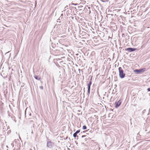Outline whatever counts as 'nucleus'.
<instances>
[{
    "instance_id": "1",
    "label": "nucleus",
    "mask_w": 150,
    "mask_h": 150,
    "mask_svg": "<svg viewBox=\"0 0 150 150\" xmlns=\"http://www.w3.org/2000/svg\"><path fill=\"white\" fill-rule=\"evenodd\" d=\"M146 70L145 68L141 69H136L134 71L137 73V74H139L141 73L142 72L145 71Z\"/></svg>"
},
{
    "instance_id": "2",
    "label": "nucleus",
    "mask_w": 150,
    "mask_h": 150,
    "mask_svg": "<svg viewBox=\"0 0 150 150\" xmlns=\"http://www.w3.org/2000/svg\"><path fill=\"white\" fill-rule=\"evenodd\" d=\"M119 75H125L123 73V70L121 67H120L118 68Z\"/></svg>"
},
{
    "instance_id": "3",
    "label": "nucleus",
    "mask_w": 150,
    "mask_h": 150,
    "mask_svg": "<svg viewBox=\"0 0 150 150\" xmlns=\"http://www.w3.org/2000/svg\"><path fill=\"white\" fill-rule=\"evenodd\" d=\"M136 49L133 48H128L125 49V50L128 51L129 52H131L132 51H134L136 50Z\"/></svg>"
},
{
    "instance_id": "4",
    "label": "nucleus",
    "mask_w": 150,
    "mask_h": 150,
    "mask_svg": "<svg viewBox=\"0 0 150 150\" xmlns=\"http://www.w3.org/2000/svg\"><path fill=\"white\" fill-rule=\"evenodd\" d=\"M53 145V143L51 142H47V146L49 148H51L52 146Z\"/></svg>"
},
{
    "instance_id": "5",
    "label": "nucleus",
    "mask_w": 150,
    "mask_h": 150,
    "mask_svg": "<svg viewBox=\"0 0 150 150\" xmlns=\"http://www.w3.org/2000/svg\"><path fill=\"white\" fill-rule=\"evenodd\" d=\"M92 83V82L91 81H90L88 84V93H90V86L91 85Z\"/></svg>"
},
{
    "instance_id": "6",
    "label": "nucleus",
    "mask_w": 150,
    "mask_h": 150,
    "mask_svg": "<svg viewBox=\"0 0 150 150\" xmlns=\"http://www.w3.org/2000/svg\"><path fill=\"white\" fill-rule=\"evenodd\" d=\"M121 103V102L120 100H119L117 102H116V107H118L119 106Z\"/></svg>"
},
{
    "instance_id": "7",
    "label": "nucleus",
    "mask_w": 150,
    "mask_h": 150,
    "mask_svg": "<svg viewBox=\"0 0 150 150\" xmlns=\"http://www.w3.org/2000/svg\"><path fill=\"white\" fill-rule=\"evenodd\" d=\"M34 77L37 80H40L41 78L40 76H35Z\"/></svg>"
},
{
    "instance_id": "8",
    "label": "nucleus",
    "mask_w": 150,
    "mask_h": 150,
    "mask_svg": "<svg viewBox=\"0 0 150 150\" xmlns=\"http://www.w3.org/2000/svg\"><path fill=\"white\" fill-rule=\"evenodd\" d=\"M83 129H87V127L85 125L83 126Z\"/></svg>"
},
{
    "instance_id": "9",
    "label": "nucleus",
    "mask_w": 150,
    "mask_h": 150,
    "mask_svg": "<svg viewBox=\"0 0 150 150\" xmlns=\"http://www.w3.org/2000/svg\"><path fill=\"white\" fill-rule=\"evenodd\" d=\"M76 136H77V134L75 132L74 134H73V136L74 137H76Z\"/></svg>"
},
{
    "instance_id": "10",
    "label": "nucleus",
    "mask_w": 150,
    "mask_h": 150,
    "mask_svg": "<svg viewBox=\"0 0 150 150\" xmlns=\"http://www.w3.org/2000/svg\"><path fill=\"white\" fill-rule=\"evenodd\" d=\"M80 129L78 130L75 132V133L77 134V133H78L80 132Z\"/></svg>"
},
{
    "instance_id": "11",
    "label": "nucleus",
    "mask_w": 150,
    "mask_h": 150,
    "mask_svg": "<svg viewBox=\"0 0 150 150\" xmlns=\"http://www.w3.org/2000/svg\"><path fill=\"white\" fill-rule=\"evenodd\" d=\"M125 76H120V77L121 78H123Z\"/></svg>"
},
{
    "instance_id": "12",
    "label": "nucleus",
    "mask_w": 150,
    "mask_h": 150,
    "mask_svg": "<svg viewBox=\"0 0 150 150\" xmlns=\"http://www.w3.org/2000/svg\"><path fill=\"white\" fill-rule=\"evenodd\" d=\"M40 88L41 89H43V87L42 86H40Z\"/></svg>"
},
{
    "instance_id": "13",
    "label": "nucleus",
    "mask_w": 150,
    "mask_h": 150,
    "mask_svg": "<svg viewBox=\"0 0 150 150\" xmlns=\"http://www.w3.org/2000/svg\"><path fill=\"white\" fill-rule=\"evenodd\" d=\"M148 91H150V88H149L147 89Z\"/></svg>"
},
{
    "instance_id": "14",
    "label": "nucleus",
    "mask_w": 150,
    "mask_h": 150,
    "mask_svg": "<svg viewBox=\"0 0 150 150\" xmlns=\"http://www.w3.org/2000/svg\"><path fill=\"white\" fill-rule=\"evenodd\" d=\"M82 137H85V136H82Z\"/></svg>"
},
{
    "instance_id": "15",
    "label": "nucleus",
    "mask_w": 150,
    "mask_h": 150,
    "mask_svg": "<svg viewBox=\"0 0 150 150\" xmlns=\"http://www.w3.org/2000/svg\"><path fill=\"white\" fill-rule=\"evenodd\" d=\"M73 4V5H76V4H73H73Z\"/></svg>"
},
{
    "instance_id": "16",
    "label": "nucleus",
    "mask_w": 150,
    "mask_h": 150,
    "mask_svg": "<svg viewBox=\"0 0 150 150\" xmlns=\"http://www.w3.org/2000/svg\"><path fill=\"white\" fill-rule=\"evenodd\" d=\"M92 76H91V79H92Z\"/></svg>"
}]
</instances>
